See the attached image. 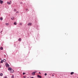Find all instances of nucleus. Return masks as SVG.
<instances>
[{"label":"nucleus","instance_id":"obj_1","mask_svg":"<svg viewBox=\"0 0 78 78\" xmlns=\"http://www.w3.org/2000/svg\"><path fill=\"white\" fill-rule=\"evenodd\" d=\"M5 66L6 67H9V65L8 64H5Z\"/></svg>","mask_w":78,"mask_h":78},{"label":"nucleus","instance_id":"obj_2","mask_svg":"<svg viewBox=\"0 0 78 78\" xmlns=\"http://www.w3.org/2000/svg\"><path fill=\"white\" fill-rule=\"evenodd\" d=\"M10 72L11 73H13V72H14V70H13L12 69L10 71Z\"/></svg>","mask_w":78,"mask_h":78},{"label":"nucleus","instance_id":"obj_3","mask_svg":"<svg viewBox=\"0 0 78 78\" xmlns=\"http://www.w3.org/2000/svg\"><path fill=\"white\" fill-rule=\"evenodd\" d=\"M37 77H38V78H42V77H41V76L39 75H37Z\"/></svg>","mask_w":78,"mask_h":78},{"label":"nucleus","instance_id":"obj_4","mask_svg":"<svg viewBox=\"0 0 78 78\" xmlns=\"http://www.w3.org/2000/svg\"><path fill=\"white\" fill-rule=\"evenodd\" d=\"M12 69V68H8V70H9V71H11V69Z\"/></svg>","mask_w":78,"mask_h":78},{"label":"nucleus","instance_id":"obj_5","mask_svg":"<svg viewBox=\"0 0 78 78\" xmlns=\"http://www.w3.org/2000/svg\"><path fill=\"white\" fill-rule=\"evenodd\" d=\"M35 73H36V72H33L32 73V75H35Z\"/></svg>","mask_w":78,"mask_h":78},{"label":"nucleus","instance_id":"obj_6","mask_svg":"<svg viewBox=\"0 0 78 78\" xmlns=\"http://www.w3.org/2000/svg\"><path fill=\"white\" fill-rule=\"evenodd\" d=\"M0 3H1V4H2V3H3V1L0 0Z\"/></svg>","mask_w":78,"mask_h":78},{"label":"nucleus","instance_id":"obj_7","mask_svg":"<svg viewBox=\"0 0 78 78\" xmlns=\"http://www.w3.org/2000/svg\"><path fill=\"white\" fill-rule=\"evenodd\" d=\"M0 50H3V47H1L0 48Z\"/></svg>","mask_w":78,"mask_h":78},{"label":"nucleus","instance_id":"obj_8","mask_svg":"<svg viewBox=\"0 0 78 78\" xmlns=\"http://www.w3.org/2000/svg\"><path fill=\"white\" fill-rule=\"evenodd\" d=\"M32 23H29L28 24V25H30L31 26V25Z\"/></svg>","mask_w":78,"mask_h":78},{"label":"nucleus","instance_id":"obj_9","mask_svg":"<svg viewBox=\"0 0 78 78\" xmlns=\"http://www.w3.org/2000/svg\"><path fill=\"white\" fill-rule=\"evenodd\" d=\"M14 25H17V23L16 22H15L14 23H13Z\"/></svg>","mask_w":78,"mask_h":78},{"label":"nucleus","instance_id":"obj_10","mask_svg":"<svg viewBox=\"0 0 78 78\" xmlns=\"http://www.w3.org/2000/svg\"><path fill=\"white\" fill-rule=\"evenodd\" d=\"M18 41H22V39L21 38H20L18 39Z\"/></svg>","mask_w":78,"mask_h":78},{"label":"nucleus","instance_id":"obj_11","mask_svg":"<svg viewBox=\"0 0 78 78\" xmlns=\"http://www.w3.org/2000/svg\"><path fill=\"white\" fill-rule=\"evenodd\" d=\"M11 19H12V20H14V17H13L11 18Z\"/></svg>","mask_w":78,"mask_h":78},{"label":"nucleus","instance_id":"obj_12","mask_svg":"<svg viewBox=\"0 0 78 78\" xmlns=\"http://www.w3.org/2000/svg\"><path fill=\"white\" fill-rule=\"evenodd\" d=\"M74 73L73 72H72L71 73V75H73V74H74Z\"/></svg>","mask_w":78,"mask_h":78},{"label":"nucleus","instance_id":"obj_13","mask_svg":"<svg viewBox=\"0 0 78 78\" xmlns=\"http://www.w3.org/2000/svg\"><path fill=\"white\" fill-rule=\"evenodd\" d=\"M0 76H3V73H1L0 74Z\"/></svg>","mask_w":78,"mask_h":78},{"label":"nucleus","instance_id":"obj_14","mask_svg":"<svg viewBox=\"0 0 78 78\" xmlns=\"http://www.w3.org/2000/svg\"><path fill=\"white\" fill-rule=\"evenodd\" d=\"M7 4H8V5H10V4H11V3L9 2H7Z\"/></svg>","mask_w":78,"mask_h":78},{"label":"nucleus","instance_id":"obj_15","mask_svg":"<svg viewBox=\"0 0 78 78\" xmlns=\"http://www.w3.org/2000/svg\"><path fill=\"white\" fill-rule=\"evenodd\" d=\"M3 61L5 62H6V59H4L3 60Z\"/></svg>","mask_w":78,"mask_h":78},{"label":"nucleus","instance_id":"obj_16","mask_svg":"<svg viewBox=\"0 0 78 78\" xmlns=\"http://www.w3.org/2000/svg\"><path fill=\"white\" fill-rule=\"evenodd\" d=\"M5 25H7V26H8V25H9V24L8 23H5Z\"/></svg>","mask_w":78,"mask_h":78},{"label":"nucleus","instance_id":"obj_17","mask_svg":"<svg viewBox=\"0 0 78 78\" xmlns=\"http://www.w3.org/2000/svg\"><path fill=\"white\" fill-rule=\"evenodd\" d=\"M0 20H3V18H2V17L1 18Z\"/></svg>","mask_w":78,"mask_h":78},{"label":"nucleus","instance_id":"obj_18","mask_svg":"<svg viewBox=\"0 0 78 78\" xmlns=\"http://www.w3.org/2000/svg\"><path fill=\"white\" fill-rule=\"evenodd\" d=\"M14 11H15V12H16L17 11V10H16V9H14Z\"/></svg>","mask_w":78,"mask_h":78},{"label":"nucleus","instance_id":"obj_19","mask_svg":"<svg viewBox=\"0 0 78 78\" xmlns=\"http://www.w3.org/2000/svg\"><path fill=\"white\" fill-rule=\"evenodd\" d=\"M3 60H2L1 61V62L2 63H3Z\"/></svg>","mask_w":78,"mask_h":78},{"label":"nucleus","instance_id":"obj_20","mask_svg":"<svg viewBox=\"0 0 78 78\" xmlns=\"http://www.w3.org/2000/svg\"><path fill=\"white\" fill-rule=\"evenodd\" d=\"M12 78H14V75H12Z\"/></svg>","mask_w":78,"mask_h":78},{"label":"nucleus","instance_id":"obj_21","mask_svg":"<svg viewBox=\"0 0 78 78\" xmlns=\"http://www.w3.org/2000/svg\"><path fill=\"white\" fill-rule=\"evenodd\" d=\"M4 78H7V77L6 76H5L4 77Z\"/></svg>","mask_w":78,"mask_h":78},{"label":"nucleus","instance_id":"obj_22","mask_svg":"<svg viewBox=\"0 0 78 78\" xmlns=\"http://www.w3.org/2000/svg\"><path fill=\"white\" fill-rule=\"evenodd\" d=\"M44 75H45V76H46V75H47V73H45L44 74Z\"/></svg>","mask_w":78,"mask_h":78},{"label":"nucleus","instance_id":"obj_23","mask_svg":"<svg viewBox=\"0 0 78 78\" xmlns=\"http://www.w3.org/2000/svg\"><path fill=\"white\" fill-rule=\"evenodd\" d=\"M25 73H23V75H25Z\"/></svg>","mask_w":78,"mask_h":78},{"label":"nucleus","instance_id":"obj_24","mask_svg":"<svg viewBox=\"0 0 78 78\" xmlns=\"http://www.w3.org/2000/svg\"><path fill=\"white\" fill-rule=\"evenodd\" d=\"M19 13V12L17 11L16 12V13Z\"/></svg>","mask_w":78,"mask_h":78},{"label":"nucleus","instance_id":"obj_25","mask_svg":"<svg viewBox=\"0 0 78 78\" xmlns=\"http://www.w3.org/2000/svg\"><path fill=\"white\" fill-rule=\"evenodd\" d=\"M2 68V66L0 65V68Z\"/></svg>","mask_w":78,"mask_h":78},{"label":"nucleus","instance_id":"obj_26","mask_svg":"<svg viewBox=\"0 0 78 78\" xmlns=\"http://www.w3.org/2000/svg\"><path fill=\"white\" fill-rule=\"evenodd\" d=\"M31 78H34V77H32Z\"/></svg>","mask_w":78,"mask_h":78},{"label":"nucleus","instance_id":"obj_27","mask_svg":"<svg viewBox=\"0 0 78 78\" xmlns=\"http://www.w3.org/2000/svg\"><path fill=\"white\" fill-rule=\"evenodd\" d=\"M20 25H22V23L20 24Z\"/></svg>","mask_w":78,"mask_h":78},{"label":"nucleus","instance_id":"obj_28","mask_svg":"<svg viewBox=\"0 0 78 78\" xmlns=\"http://www.w3.org/2000/svg\"><path fill=\"white\" fill-rule=\"evenodd\" d=\"M39 73H40V72H39Z\"/></svg>","mask_w":78,"mask_h":78},{"label":"nucleus","instance_id":"obj_29","mask_svg":"<svg viewBox=\"0 0 78 78\" xmlns=\"http://www.w3.org/2000/svg\"><path fill=\"white\" fill-rule=\"evenodd\" d=\"M27 9V10H28V9Z\"/></svg>","mask_w":78,"mask_h":78},{"label":"nucleus","instance_id":"obj_30","mask_svg":"<svg viewBox=\"0 0 78 78\" xmlns=\"http://www.w3.org/2000/svg\"><path fill=\"white\" fill-rule=\"evenodd\" d=\"M77 78H78V77H77Z\"/></svg>","mask_w":78,"mask_h":78}]
</instances>
